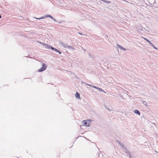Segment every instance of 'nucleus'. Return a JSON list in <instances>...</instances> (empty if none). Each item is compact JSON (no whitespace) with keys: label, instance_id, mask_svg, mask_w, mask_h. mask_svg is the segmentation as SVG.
<instances>
[{"label":"nucleus","instance_id":"4","mask_svg":"<svg viewBox=\"0 0 158 158\" xmlns=\"http://www.w3.org/2000/svg\"><path fill=\"white\" fill-rule=\"evenodd\" d=\"M75 96L78 99H80V94L79 93H78L77 92H76V93L75 94Z\"/></svg>","mask_w":158,"mask_h":158},{"label":"nucleus","instance_id":"9","mask_svg":"<svg viewBox=\"0 0 158 158\" xmlns=\"http://www.w3.org/2000/svg\"><path fill=\"white\" fill-rule=\"evenodd\" d=\"M57 52H58L60 54L61 53V52L58 50L57 51Z\"/></svg>","mask_w":158,"mask_h":158},{"label":"nucleus","instance_id":"6","mask_svg":"<svg viewBox=\"0 0 158 158\" xmlns=\"http://www.w3.org/2000/svg\"><path fill=\"white\" fill-rule=\"evenodd\" d=\"M134 112L137 114H139V115H140V112L137 110H134Z\"/></svg>","mask_w":158,"mask_h":158},{"label":"nucleus","instance_id":"5","mask_svg":"<svg viewBox=\"0 0 158 158\" xmlns=\"http://www.w3.org/2000/svg\"><path fill=\"white\" fill-rule=\"evenodd\" d=\"M143 39L146 41H147L150 44H151L153 47L154 46V45L152 44L151 43V42L148 40V39H147L146 38H143Z\"/></svg>","mask_w":158,"mask_h":158},{"label":"nucleus","instance_id":"13","mask_svg":"<svg viewBox=\"0 0 158 158\" xmlns=\"http://www.w3.org/2000/svg\"><path fill=\"white\" fill-rule=\"evenodd\" d=\"M1 18V15H0V18Z\"/></svg>","mask_w":158,"mask_h":158},{"label":"nucleus","instance_id":"11","mask_svg":"<svg viewBox=\"0 0 158 158\" xmlns=\"http://www.w3.org/2000/svg\"><path fill=\"white\" fill-rule=\"evenodd\" d=\"M119 48H122L123 49H124V50H125V49L124 48H122V46H120V47H119Z\"/></svg>","mask_w":158,"mask_h":158},{"label":"nucleus","instance_id":"12","mask_svg":"<svg viewBox=\"0 0 158 158\" xmlns=\"http://www.w3.org/2000/svg\"><path fill=\"white\" fill-rule=\"evenodd\" d=\"M48 17H50V18H52V16L50 15H49Z\"/></svg>","mask_w":158,"mask_h":158},{"label":"nucleus","instance_id":"8","mask_svg":"<svg viewBox=\"0 0 158 158\" xmlns=\"http://www.w3.org/2000/svg\"><path fill=\"white\" fill-rule=\"evenodd\" d=\"M51 49H52V50H53L56 52H57V51L58 50L57 49L55 48H52V47H51Z\"/></svg>","mask_w":158,"mask_h":158},{"label":"nucleus","instance_id":"10","mask_svg":"<svg viewBox=\"0 0 158 158\" xmlns=\"http://www.w3.org/2000/svg\"><path fill=\"white\" fill-rule=\"evenodd\" d=\"M43 18H43V17H42V18H40V19H43ZM36 19H38V18H36Z\"/></svg>","mask_w":158,"mask_h":158},{"label":"nucleus","instance_id":"3","mask_svg":"<svg viewBox=\"0 0 158 158\" xmlns=\"http://www.w3.org/2000/svg\"><path fill=\"white\" fill-rule=\"evenodd\" d=\"M84 122V125L85 126H89V123H88V122L87 120H84L83 121Z\"/></svg>","mask_w":158,"mask_h":158},{"label":"nucleus","instance_id":"2","mask_svg":"<svg viewBox=\"0 0 158 158\" xmlns=\"http://www.w3.org/2000/svg\"><path fill=\"white\" fill-rule=\"evenodd\" d=\"M42 44H43V45H44L46 48L48 49H49L50 48H51V47H52L51 46H50L48 44H45L44 43H42Z\"/></svg>","mask_w":158,"mask_h":158},{"label":"nucleus","instance_id":"1","mask_svg":"<svg viewBox=\"0 0 158 158\" xmlns=\"http://www.w3.org/2000/svg\"><path fill=\"white\" fill-rule=\"evenodd\" d=\"M47 68V66L44 64H43L42 65V67L40 69L38 70V71L41 72L45 70Z\"/></svg>","mask_w":158,"mask_h":158},{"label":"nucleus","instance_id":"7","mask_svg":"<svg viewBox=\"0 0 158 158\" xmlns=\"http://www.w3.org/2000/svg\"><path fill=\"white\" fill-rule=\"evenodd\" d=\"M90 86H91V85H90ZM92 87L94 88H95V89H98V90H99L101 91H102V89L100 88H98V87H97L96 86H91Z\"/></svg>","mask_w":158,"mask_h":158}]
</instances>
